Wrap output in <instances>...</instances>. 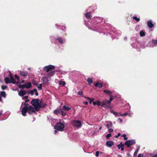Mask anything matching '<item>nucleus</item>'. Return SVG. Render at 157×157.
Returning a JSON list of instances; mask_svg holds the SVG:
<instances>
[{
    "mask_svg": "<svg viewBox=\"0 0 157 157\" xmlns=\"http://www.w3.org/2000/svg\"><path fill=\"white\" fill-rule=\"evenodd\" d=\"M41 101L38 99L32 100L31 103L36 111H38L41 107Z\"/></svg>",
    "mask_w": 157,
    "mask_h": 157,
    "instance_id": "1",
    "label": "nucleus"
},
{
    "mask_svg": "<svg viewBox=\"0 0 157 157\" xmlns=\"http://www.w3.org/2000/svg\"><path fill=\"white\" fill-rule=\"evenodd\" d=\"M5 82L6 83L8 84L12 83L17 84H18V82H16V81L14 79L13 77H11L10 79L8 77H6L5 78Z\"/></svg>",
    "mask_w": 157,
    "mask_h": 157,
    "instance_id": "2",
    "label": "nucleus"
},
{
    "mask_svg": "<svg viewBox=\"0 0 157 157\" xmlns=\"http://www.w3.org/2000/svg\"><path fill=\"white\" fill-rule=\"evenodd\" d=\"M65 126L61 122L58 123L54 127L55 129L59 131H62Z\"/></svg>",
    "mask_w": 157,
    "mask_h": 157,
    "instance_id": "3",
    "label": "nucleus"
},
{
    "mask_svg": "<svg viewBox=\"0 0 157 157\" xmlns=\"http://www.w3.org/2000/svg\"><path fill=\"white\" fill-rule=\"evenodd\" d=\"M73 126L76 128H80L82 126V123L81 121L78 120H74L72 122Z\"/></svg>",
    "mask_w": 157,
    "mask_h": 157,
    "instance_id": "4",
    "label": "nucleus"
},
{
    "mask_svg": "<svg viewBox=\"0 0 157 157\" xmlns=\"http://www.w3.org/2000/svg\"><path fill=\"white\" fill-rule=\"evenodd\" d=\"M25 106L21 110V113L23 116H25L27 111L28 110V104L24 103Z\"/></svg>",
    "mask_w": 157,
    "mask_h": 157,
    "instance_id": "5",
    "label": "nucleus"
},
{
    "mask_svg": "<svg viewBox=\"0 0 157 157\" xmlns=\"http://www.w3.org/2000/svg\"><path fill=\"white\" fill-rule=\"evenodd\" d=\"M135 143L134 140H128L126 141L124 144L127 147H129L130 146H132Z\"/></svg>",
    "mask_w": 157,
    "mask_h": 157,
    "instance_id": "6",
    "label": "nucleus"
},
{
    "mask_svg": "<svg viewBox=\"0 0 157 157\" xmlns=\"http://www.w3.org/2000/svg\"><path fill=\"white\" fill-rule=\"evenodd\" d=\"M55 68V66L52 65L47 66L44 67V70L46 72L49 71Z\"/></svg>",
    "mask_w": 157,
    "mask_h": 157,
    "instance_id": "7",
    "label": "nucleus"
},
{
    "mask_svg": "<svg viewBox=\"0 0 157 157\" xmlns=\"http://www.w3.org/2000/svg\"><path fill=\"white\" fill-rule=\"evenodd\" d=\"M132 46L134 48H140V44L139 43L138 41L135 40L134 42L132 44Z\"/></svg>",
    "mask_w": 157,
    "mask_h": 157,
    "instance_id": "8",
    "label": "nucleus"
},
{
    "mask_svg": "<svg viewBox=\"0 0 157 157\" xmlns=\"http://www.w3.org/2000/svg\"><path fill=\"white\" fill-rule=\"evenodd\" d=\"M103 106L109 108L110 107V104L109 103V101H102L101 106Z\"/></svg>",
    "mask_w": 157,
    "mask_h": 157,
    "instance_id": "9",
    "label": "nucleus"
},
{
    "mask_svg": "<svg viewBox=\"0 0 157 157\" xmlns=\"http://www.w3.org/2000/svg\"><path fill=\"white\" fill-rule=\"evenodd\" d=\"M28 109L29 114H30L33 113H35V111L33 108L32 106H29L28 105Z\"/></svg>",
    "mask_w": 157,
    "mask_h": 157,
    "instance_id": "10",
    "label": "nucleus"
},
{
    "mask_svg": "<svg viewBox=\"0 0 157 157\" xmlns=\"http://www.w3.org/2000/svg\"><path fill=\"white\" fill-rule=\"evenodd\" d=\"M114 144L113 142L111 141H107L106 143V146L108 147H111Z\"/></svg>",
    "mask_w": 157,
    "mask_h": 157,
    "instance_id": "11",
    "label": "nucleus"
},
{
    "mask_svg": "<svg viewBox=\"0 0 157 157\" xmlns=\"http://www.w3.org/2000/svg\"><path fill=\"white\" fill-rule=\"evenodd\" d=\"M19 74L21 76L26 77L28 75V72L26 71H20Z\"/></svg>",
    "mask_w": 157,
    "mask_h": 157,
    "instance_id": "12",
    "label": "nucleus"
},
{
    "mask_svg": "<svg viewBox=\"0 0 157 157\" xmlns=\"http://www.w3.org/2000/svg\"><path fill=\"white\" fill-rule=\"evenodd\" d=\"M26 93V92L24 90H21L18 92V95L21 97H22L25 95Z\"/></svg>",
    "mask_w": 157,
    "mask_h": 157,
    "instance_id": "13",
    "label": "nucleus"
},
{
    "mask_svg": "<svg viewBox=\"0 0 157 157\" xmlns=\"http://www.w3.org/2000/svg\"><path fill=\"white\" fill-rule=\"evenodd\" d=\"M147 25L149 28H151L154 26V25L151 20H149L147 21Z\"/></svg>",
    "mask_w": 157,
    "mask_h": 157,
    "instance_id": "14",
    "label": "nucleus"
},
{
    "mask_svg": "<svg viewBox=\"0 0 157 157\" xmlns=\"http://www.w3.org/2000/svg\"><path fill=\"white\" fill-rule=\"evenodd\" d=\"M94 86L96 87H98L101 88L103 86V84L102 83H100L99 82H96L94 84Z\"/></svg>",
    "mask_w": 157,
    "mask_h": 157,
    "instance_id": "15",
    "label": "nucleus"
},
{
    "mask_svg": "<svg viewBox=\"0 0 157 157\" xmlns=\"http://www.w3.org/2000/svg\"><path fill=\"white\" fill-rule=\"evenodd\" d=\"M25 88L26 89H29L31 87V83L30 82H28L26 83L25 84Z\"/></svg>",
    "mask_w": 157,
    "mask_h": 157,
    "instance_id": "16",
    "label": "nucleus"
},
{
    "mask_svg": "<svg viewBox=\"0 0 157 157\" xmlns=\"http://www.w3.org/2000/svg\"><path fill=\"white\" fill-rule=\"evenodd\" d=\"M62 109H63V110H64L65 111H68L70 110L71 109V107H69V106H67L66 105H64L63 106Z\"/></svg>",
    "mask_w": 157,
    "mask_h": 157,
    "instance_id": "17",
    "label": "nucleus"
},
{
    "mask_svg": "<svg viewBox=\"0 0 157 157\" xmlns=\"http://www.w3.org/2000/svg\"><path fill=\"white\" fill-rule=\"evenodd\" d=\"M124 144H122V143H121L120 144H118L117 145V147L118 149H121V150L122 151H123L124 150V148L123 147Z\"/></svg>",
    "mask_w": 157,
    "mask_h": 157,
    "instance_id": "18",
    "label": "nucleus"
},
{
    "mask_svg": "<svg viewBox=\"0 0 157 157\" xmlns=\"http://www.w3.org/2000/svg\"><path fill=\"white\" fill-rule=\"evenodd\" d=\"M106 123V126L108 128L112 127V124L111 122L110 121H107Z\"/></svg>",
    "mask_w": 157,
    "mask_h": 157,
    "instance_id": "19",
    "label": "nucleus"
},
{
    "mask_svg": "<svg viewBox=\"0 0 157 157\" xmlns=\"http://www.w3.org/2000/svg\"><path fill=\"white\" fill-rule=\"evenodd\" d=\"M43 82L44 83H46L48 81V78L47 77H44L42 78Z\"/></svg>",
    "mask_w": 157,
    "mask_h": 157,
    "instance_id": "20",
    "label": "nucleus"
},
{
    "mask_svg": "<svg viewBox=\"0 0 157 157\" xmlns=\"http://www.w3.org/2000/svg\"><path fill=\"white\" fill-rule=\"evenodd\" d=\"M85 16L88 19L90 18L91 17L90 12L86 13L85 14Z\"/></svg>",
    "mask_w": 157,
    "mask_h": 157,
    "instance_id": "21",
    "label": "nucleus"
},
{
    "mask_svg": "<svg viewBox=\"0 0 157 157\" xmlns=\"http://www.w3.org/2000/svg\"><path fill=\"white\" fill-rule=\"evenodd\" d=\"M140 35L141 36H144L145 35V32L144 30H142L140 32Z\"/></svg>",
    "mask_w": 157,
    "mask_h": 157,
    "instance_id": "22",
    "label": "nucleus"
},
{
    "mask_svg": "<svg viewBox=\"0 0 157 157\" xmlns=\"http://www.w3.org/2000/svg\"><path fill=\"white\" fill-rule=\"evenodd\" d=\"M104 92L105 93L109 94L110 96H111L112 95V93L109 90H104Z\"/></svg>",
    "mask_w": 157,
    "mask_h": 157,
    "instance_id": "23",
    "label": "nucleus"
},
{
    "mask_svg": "<svg viewBox=\"0 0 157 157\" xmlns=\"http://www.w3.org/2000/svg\"><path fill=\"white\" fill-rule=\"evenodd\" d=\"M60 112V109L57 108L54 111V113L55 114H57L59 113Z\"/></svg>",
    "mask_w": 157,
    "mask_h": 157,
    "instance_id": "24",
    "label": "nucleus"
},
{
    "mask_svg": "<svg viewBox=\"0 0 157 157\" xmlns=\"http://www.w3.org/2000/svg\"><path fill=\"white\" fill-rule=\"evenodd\" d=\"M139 149H140V146H138L137 147V148L136 149L135 152H134V156L136 155H137V153L139 151Z\"/></svg>",
    "mask_w": 157,
    "mask_h": 157,
    "instance_id": "25",
    "label": "nucleus"
},
{
    "mask_svg": "<svg viewBox=\"0 0 157 157\" xmlns=\"http://www.w3.org/2000/svg\"><path fill=\"white\" fill-rule=\"evenodd\" d=\"M87 82L89 83V84L90 85L91 84H92L93 82V80L92 79L90 78H89L87 79Z\"/></svg>",
    "mask_w": 157,
    "mask_h": 157,
    "instance_id": "26",
    "label": "nucleus"
},
{
    "mask_svg": "<svg viewBox=\"0 0 157 157\" xmlns=\"http://www.w3.org/2000/svg\"><path fill=\"white\" fill-rule=\"evenodd\" d=\"M0 94L2 97L4 98L6 97V93L5 91H2L0 92Z\"/></svg>",
    "mask_w": 157,
    "mask_h": 157,
    "instance_id": "27",
    "label": "nucleus"
},
{
    "mask_svg": "<svg viewBox=\"0 0 157 157\" xmlns=\"http://www.w3.org/2000/svg\"><path fill=\"white\" fill-rule=\"evenodd\" d=\"M133 19L135 20V21H136L137 22H138L140 20V18H138L136 16H134L133 17Z\"/></svg>",
    "mask_w": 157,
    "mask_h": 157,
    "instance_id": "28",
    "label": "nucleus"
},
{
    "mask_svg": "<svg viewBox=\"0 0 157 157\" xmlns=\"http://www.w3.org/2000/svg\"><path fill=\"white\" fill-rule=\"evenodd\" d=\"M48 119L49 121H53V118L51 116H47Z\"/></svg>",
    "mask_w": 157,
    "mask_h": 157,
    "instance_id": "29",
    "label": "nucleus"
},
{
    "mask_svg": "<svg viewBox=\"0 0 157 157\" xmlns=\"http://www.w3.org/2000/svg\"><path fill=\"white\" fill-rule=\"evenodd\" d=\"M18 87L19 88L24 89L25 88V84L21 85H18Z\"/></svg>",
    "mask_w": 157,
    "mask_h": 157,
    "instance_id": "30",
    "label": "nucleus"
},
{
    "mask_svg": "<svg viewBox=\"0 0 157 157\" xmlns=\"http://www.w3.org/2000/svg\"><path fill=\"white\" fill-rule=\"evenodd\" d=\"M61 112H62V115L63 116H65L66 115V112H65V111L63 110V109H62L61 110Z\"/></svg>",
    "mask_w": 157,
    "mask_h": 157,
    "instance_id": "31",
    "label": "nucleus"
},
{
    "mask_svg": "<svg viewBox=\"0 0 157 157\" xmlns=\"http://www.w3.org/2000/svg\"><path fill=\"white\" fill-rule=\"evenodd\" d=\"M147 46L149 47H154V46L151 43H150L147 44Z\"/></svg>",
    "mask_w": 157,
    "mask_h": 157,
    "instance_id": "32",
    "label": "nucleus"
},
{
    "mask_svg": "<svg viewBox=\"0 0 157 157\" xmlns=\"http://www.w3.org/2000/svg\"><path fill=\"white\" fill-rule=\"evenodd\" d=\"M66 84V83L65 82L63 81H60L59 82V85H63V86H64Z\"/></svg>",
    "mask_w": 157,
    "mask_h": 157,
    "instance_id": "33",
    "label": "nucleus"
},
{
    "mask_svg": "<svg viewBox=\"0 0 157 157\" xmlns=\"http://www.w3.org/2000/svg\"><path fill=\"white\" fill-rule=\"evenodd\" d=\"M97 105H101V106L102 102H101L99 101H96Z\"/></svg>",
    "mask_w": 157,
    "mask_h": 157,
    "instance_id": "34",
    "label": "nucleus"
},
{
    "mask_svg": "<svg viewBox=\"0 0 157 157\" xmlns=\"http://www.w3.org/2000/svg\"><path fill=\"white\" fill-rule=\"evenodd\" d=\"M33 91L34 92V94H35V95L36 96H38V94L37 92V90L36 89H33Z\"/></svg>",
    "mask_w": 157,
    "mask_h": 157,
    "instance_id": "35",
    "label": "nucleus"
},
{
    "mask_svg": "<svg viewBox=\"0 0 157 157\" xmlns=\"http://www.w3.org/2000/svg\"><path fill=\"white\" fill-rule=\"evenodd\" d=\"M56 39L58 40L59 41L60 43L61 44L63 43V40L61 38L59 37L57 38Z\"/></svg>",
    "mask_w": 157,
    "mask_h": 157,
    "instance_id": "36",
    "label": "nucleus"
},
{
    "mask_svg": "<svg viewBox=\"0 0 157 157\" xmlns=\"http://www.w3.org/2000/svg\"><path fill=\"white\" fill-rule=\"evenodd\" d=\"M15 79L17 80V81H16V82H18V83H19V77L17 76L16 75H15Z\"/></svg>",
    "mask_w": 157,
    "mask_h": 157,
    "instance_id": "37",
    "label": "nucleus"
},
{
    "mask_svg": "<svg viewBox=\"0 0 157 157\" xmlns=\"http://www.w3.org/2000/svg\"><path fill=\"white\" fill-rule=\"evenodd\" d=\"M122 136L124 137V140H127L128 139V138L126 137V135L125 134L123 135Z\"/></svg>",
    "mask_w": 157,
    "mask_h": 157,
    "instance_id": "38",
    "label": "nucleus"
},
{
    "mask_svg": "<svg viewBox=\"0 0 157 157\" xmlns=\"http://www.w3.org/2000/svg\"><path fill=\"white\" fill-rule=\"evenodd\" d=\"M34 92L33 91V90H31L30 92H28V94H30L31 95H33L34 94Z\"/></svg>",
    "mask_w": 157,
    "mask_h": 157,
    "instance_id": "39",
    "label": "nucleus"
},
{
    "mask_svg": "<svg viewBox=\"0 0 157 157\" xmlns=\"http://www.w3.org/2000/svg\"><path fill=\"white\" fill-rule=\"evenodd\" d=\"M78 94L81 96H83V93L82 91H79L78 93Z\"/></svg>",
    "mask_w": 157,
    "mask_h": 157,
    "instance_id": "40",
    "label": "nucleus"
},
{
    "mask_svg": "<svg viewBox=\"0 0 157 157\" xmlns=\"http://www.w3.org/2000/svg\"><path fill=\"white\" fill-rule=\"evenodd\" d=\"M37 88L39 90H41L42 89V84H39Z\"/></svg>",
    "mask_w": 157,
    "mask_h": 157,
    "instance_id": "41",
    "label": "nucleus"
},
{
    "mask_svg": "<svg viewBox=\"0 0 157 157\" xmlns=\"http://www.w3.org/2000/svg\"><path fill=\"white\" fill-rule=\"evenodd\" d=\"M111 112L113 113L115 116H117V113L114 111L113 110L111 111Z\"/></svg>",
    "mask_w": 157,
    "mask_h": 157,
    "instance_id": "42",
    "label": "nucleus"
},
{
    "mask_svg": "<svg viewBox=\"0 0 157 157\" xmlns=\"http://www.w3.org/2000/svg\"><path fill=\"white\" fill-rule=\"evenodd\" d=\"M111 136V134L109 133V134H107L106 136V137L107 139H109L110 137Z\"/></svg>",
    "mask_w": 157,
    "mask_h": 157,
    "instance_id": "43",
    "label": "nucleus"
},
{
    "mask_svg": "<svg viewBox=\"0 0 157 157\" xmlns=\"http://www.w3.org/2000/svg\"><path fill=\"white\" fill-rule=\"evenodd\" d=\"M152 43L154 44H157V39L156 40H153Z\"/></svg>",
    "mask_w": 157,
    "mask_h": 157,
    "instance_id": "44",
    "label": "nucleus"
},
{
    "mask_svg": "<svg viewBox=\"0 0 157 157\" xmlns=\"http://www.w3.org/2000/svg\"><path fill=\"white\" fill-rule=\"evenodd\" d=\"M126 115H128L129 116H130V115L128 114L127 113H124L123 114L121 115V116H126Z\"/></svg>",
    "mask_w": 157,
    "mask_h": 157,
    "instance_id": "45",
    "label": "nucleus"
},
{
    "mask_svg": "<svg viewBox=\"0 0 157 157\" xmlns=\"http://www.w3.org/2000/svg\"><path fill=\"white\" fill-rule=\"evenodd\" d=\"M7 88V86H2V89L3 90H5Z\"/></svg>",
    "mask_w": 157,
    "mask_h": 157,
    "instance_id": "46",
    "label": "nucleus"
},
{
    "mask_svg": "<svg viewBox=\"0 0 157 157\" xmlns=\"http://www.w3.org/2000/svg\"><path fill=\"white\" fill-rule=\"evenodd\" d=\"M113 98L112 97H110L109 100L107 101H109V103L110 104L111 102L113 100Z\"/></svg>",
    "mask_w": 157,
    "mask_h": 157,
    "instance_id": "47",
    "label": "nucleus"
},
{
    "mask_svg": "<svg viewBox=\"0 0 157 157\" xmlns=\"http://www.w3.org/2000/svg\"><path fill=\"white\" fill-rule=\"evenodd\" d=\"M28 96H24V97H23L22 98V99H23V100H24L25 99H28Z\"/></svg>",
    "mask_w": 157,
    "mask_h": 157,
    "instance_id": "48",
    "label": "nucleus"
},
{
    "mask_svg": "<svg viewBox=\"0 0 157 157\" xmlns=\"http://www.w3.org/2000/svg\"><path fill=\"white\" fill-rule=\"evenodd\" d=\"M99 152L98 151H97L96 152V157H98V156L99 155Z\"/></svg>",
    "mask_w": 157,
    "mask_h": 157,
    "instance_id": "49",
    "label": "nucleus"
},
{
    "mask_svg": "<svg viewBox=\"0 0 157 157\" xmlns=\"http://www.w3.org/2000/svg\"><path fill=\"white\" fill-rule=\"evenodd\" d=\"M94 100V98L91 99L90 100H89V103L90 104H91L92 102H93V101Z\"/></svg>",
    "mask_w": 157,
    "mask_h": 157,
    "instance_id": "50",
    "label": "nucleus"
},
{
    "mask_svg": "<svg viewBox=\"0 0 157 157\" xmlns=\"http://www.w3.org/2000/svg\"><path fill=\"white\" fill-rule=\"evenodd\" d=\"M121 135V134L120 133H118L117 135H116L115 136V137L116 138H117L118 137L120 136Z\"/></svg>",
    "mask_w": 157,
    "mask_h": 157,
    "instance_id": "51",
    "label": "nucleus"
},
{
    "mask_svg": "<svg viewBox=\"0 0 157 157\" xmlns=\"http://www.w3.org/2000/svg\"><path fill=\"white\" fill-rule=\"evenodd\" d=\"M113 129H109L108 130V131L109 132H113Z\"/></svg>",
    "mask_w": 157,
    "mask_h": 157,
    "instance_id": "52",
    "label": "nucleus"
},
{
    "mask_svg": "<svg viewBox=\"0 0 157 157\" xmlns=\"http://www.w3.org/2000/svg\"><path fill=\"white\" fill-rule=\"evenodd\" d=\"M29 101V99H26V100L25 101V103H26V104H27L26 103H27V102H28Z\"/></svg>",
    "mask_w": 157,
    "mask_h": 157,
    "instance_id": "53",
    "label": "nucleus"
},
{
    "mask_svg": "<svg viewBox=\"0 0 157 157\" xmlns=\"http://www.w3.org/2000/svg\"><path fill=\"white\" fill-rule=\"evenodd\" d=\"M138 157H144L143 155L140 154L138 155Z\"/></svg>",
    "mask_w": 157,
    "mask_h": 157,
    "instance_id": "54",
    "label": "nucleus"
},
{
    "mask_svg": "<svg viewBox=\"0 0 157 157\" xmlns=\"http://www.w3.org/2000/svg\"><path fill=\"white\" fill-rule=\"evenodd\" d=\"M96 103H97L96 102V101H93V104L94 105H97Z\"/></svg>",
    "mask_w": 157,
    "mask_h": 157,
    "instance_id": "55",
    "label": "nucleus"
},
{
    "mask_svg": "<svg viewBox=\"0 0 157 157\" xmlns=\"http://www.w3.org/2000/svg\"><path fill=\"white\" fill-rule=\"evenodd\" d=\"M118 120L120 121V122L121 123L122 121V120L120 118H118Z\"/></svg>",
    "mask_w": 157,
    "mask_h": 157,
    "instance_id": "56",
    "label": "nucleus"
},
{
    "mask_svg": "<svg viewBox=\"0 0 157 157\" xmlns=\"http://www.w3.org/2000/svg\"><path fill=\"white\" fill-rule=\"evenodd\" d=\"M84 104L85 105H87L88 104V103L87 101H85L84 102Z\"/></svg>",
    "mask_w": 157,
    "mask_h": 157,
    "instance_id": "57",
    "label": "nucleus"
},
{
    "mask_svg": "<svg viewBox=\"0 0 157 157\" xmlns=\"http://www.w3.org/2000/svg\"><path fill=\"white\" fill-rule=\"evenodd\" d=\"M121 115H122V114H121V113H117V116H121Z\"/></svg>",
    "mask_w": 157,
    "mask_h": 157,
    "instance_id": "58",
    "label": "nucleus"
},
{
    "mask_svg": "<svg viewBox=\"0 0 157 157\" xmlns=\"http://www.w3.org/2000/svg\"><path fill=\"white\" fill-rule=\"evenodd\" d=\"M86 99L87 100H89V101L90 100V99H91V98H89V97H87V98H86Z\"/></svg>",
    "mask_w": 157,
    "mask_h": 157,
    "instance_id": "59",
    "label": "nucleus"
},
{
    "mask_svg": "<svg viewBox=\"0 0 157 157\" xmlns=\"http://www.w3.org/2000/svg\"><path fill=\"white\" fill-rule=\"evenodd\" d=\"M57 130L56 129L54 133L55 134H56L57 132Z\"/></svg>",
    "mask_w": 157,
    "mask_h": 157,
    "instance_id": "60",
    "label": "nucleus"
},
{
    "mask_svg": "<svg viewBox=\"0 0 157 157\" xmlns=\"http://www.w3.org/2000/svg\"><path fill=\"white\" fill-rule=\"evenodd\" d=\"M25 81L23 80H22L21 81V83H23Z\"/></svg>",
    "mask_w": 157,
    "mask_h": 157,
    "instance_id": "61",
    "label": "nucleus"
},
{
    "mask_svg": "<svg viewBox=\"0 0 157 157\" xmlns=\"http://www.w3.org/2000/svg\"><path fill=\"white\" fill-rule=\"evenodd\" d=\"M121 34V33L120 32H119L118 33V35H120Z\"/></svg>",
    "mask_w": 157,
    "mask_h": 157,
    "instance_id": "62",
    "label": "nucleus"
},
{
    "mask_svg": "<svg viewBox=\"0 0 157 157\" xmlns=\"http://www.w3.org/2000/svg\"><path fill=\"white\" fill-rule=\"evenodd\" d=\"M152 157H157V154L155 155Z\"/></svg>",
    "mask_w": 157,
    "mask_h": 157,
    "instance_id": "63",
    "label": "nucleus"
},
{
    "mask_svg": "<svg viewBox=\"0 0 157 157\" xmlns=\"http://www.w3.org/2000/svg\"><path fill=\"white\" fill-rule=\"evenodd\" d=\"M65 29V26H63V27H62V30H63Z\"/></svg>",
    "mask_w": 157,
    "mask_h": 157,
    "instance_id": "64",
    "label": "nucleus"
}]
</instances>
